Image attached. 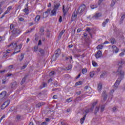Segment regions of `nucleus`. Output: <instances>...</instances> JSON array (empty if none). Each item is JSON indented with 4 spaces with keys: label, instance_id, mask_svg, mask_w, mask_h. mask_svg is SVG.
<instances>
[{
    "label": "nucleus",
    "instance_id": "nucleus-1",
    "mask_svg": "<svg viewBox=\"0 0 125 125\" xmlns=\"http://www.w3.org/2000/svg\"><path fill=\"white\" fill-rule=\"evenodd\" d=\"M117 73L120 75V76L116 81L114 84L113 85V88L114 89V90H116L118 87H119V85L120 83H121V82H122V80L123 79H124V72L122 71V70H121V68H119L118 70H117Z\"/></svg>",
    "mask_w": 125,
    "mask_h": 125
},
{
    "label": "nucleus",
    "instance_id": "nucleus-2",
    "mask_svg": "<svg viewBox=\"0 0 125 125\" xmlns=\"http://www.w3.org/2000/svg\"><path fill=\"white\" fill-rule=\"evenodd\" d=\"M85 9V5L84 4H82L78 8V11H75L73 14L72 18H76L78 14H83V11H84Z\"/></svg>",
    "mask_w": 125,
    "mask_h": 125
},
{
    "label": "nucleus",
    "instance_id": "nucleus-3",
    "mask_svg": "<svg viewBox=\"0 0 125 125\" xmlns=\"http://www.w3.org/2000/svg\"><path fill=\"white\" fill-rule=\"evenodd\" d=\"M21 33H22V30L21 29L14 28L12 32L10 38L14 39V38H16L19 35H20Z\"/></svg>",
    "mask_w": 125,
    "mask_h": 125
},
{
    "label": "nucleus",
    "instance_id": "nucleus-4",
    "mask_svg": "<svg viewBox=\"0 0 125 125\" xmlns=\"http://www.w3.org/2000/svg\"><path fill=\"white\" fill-rule=\"evenodd\" d=\"M9 103H10V100H8L7 101H6V102H5L3 104H2L1 105V110H3L4 109H5L7 106H8V105H9Z\"/></svg>",
    "mask_w": 125,
    "mask_h": 125
},
{
    "label": "nucleus",
    "instance_id": "nucleus-5",
    "mask_svg": "<svg viewBox=\"0 0 125 125\" xmlns=\"http://www.w3.org/2000/svg\"><path fill=\"white\" fill-rule=\"evenodd\" d=\"M125 60H124L123 59H121L120 60V61L119 62L118 66H119V67L118 68V71H119V69H121V71L122 72H124V71H123L122 70V67L123 65H124V64H125Z\"/></svg>",
    "mask_w": 125,
    "mask_h": 125
},
{
    "label": "nucleus",
    "instance_id": "nucleus-6",
    "mask_svg": "<svg viewBox=\"0 0 125 125\" xmlns=\"http://www.w3.org/2000/svg\"><path fill=\"white\" fill-rule=\"evenodd\" d=\"M6 98V91H4L0 94V99L4 100Z\"/></svg>",
    "mask_w": 125,
    "mask_h": 125
},
{
    "label": "nucleus",
    "instance_id": "nucleus-7",
    "mask_svg": "<svg viewBox=\"0 0 125 125\" xmlns=\"http://www.w3.org/2000/svg\"><path fill=\"white\" fill-rule=\"evenodd\" d=\"M11 88L12 89H15L17 86H18V84H17V82L16 81L11 83L10 84Z\"/></svg>",
    "mask_w": 125,
    "mask_h": 125
},
{
    "label": "nucleus",
    "instance_id": "nucleus-8",
    "mask_svg": "<svg viewBox=\"0 0 125 125\" xmlns=\"http://www.w3.org/2000/svg\"><path fill=\"white\" fill-rule=\"evenodd\" d=\"M12 8V7L11 6H9L7 8V10L2 14V15L1 16V17H0V19H2V18H3L4 16L5 15V14H7V13H8V12H9L11 10V9Z\"/></svg>",
    "mask_w": 125,
    "mask_h": 125
},
{
    "label": "nucleus",
    "instance_id": "nucleus-9",
    "mask_svg": "<svg viewBox=\"0 0 125 125\" xmlns=\"http://www.w3.org/2000/svg\"><path fill=\"white\" fill-rule=\"evenodd\" d=\"M101 56H102V52L100 50L98 51L95 54L96 58L98 59V58H100Z\"/></svg>",
    "mask_w": 125,
    "mask_h": 125
},
{
    "label": "nucleus",
    "instance_id": "nucleus-10",
    "mask_svg": "<svg viewBox=\"0 0 125 125\" xmlns=\"http://www.w3.org/2000/svg\"><path fill=\"white\" fill-rule=\"evenodd\" d=\"M102 97H103L104 102H105V101L108 98V95L106 93V91H104L102 95Z\"/></svg>",
    "mask_w": 125,
    "mask_h": 125
},
{
    "label": "nucleus",
    "instance_id": "nucleus-11",
    "mask_svg": "<svg viewBox=\"0 0 125 125\" xmlns=\"http://www.w3.org/2000/svg\"><path fill=\"white\" fill-rule=\"evenodd\" d=\"M60 54H61V50H60V49H58L57 50L55 51L56 59L59 57V55H60Z\"/></svg>",
    "mask_w": 125,
    "mask_h": 125
},
{
    "label": "nucleus",
    "instance_id": "nucleus-12",
    "mask_svg": "<svg viewBox=\"0 0 125 125\" xmlns=\"http://www.w3.org/2000/svg\"><path fill=\"white\" fill-rule=\"evenodd\" d=\"M94 107L92 106L91 107V108H90L89 109H86L84 112L83 114H85L86 115H87V114H88V113H89V112H92L93 111V109H94Z\"/></svg>",
    "mask_w": 125,
    "mask_h": 125
},
{
    "label": "nucleus",
    "instance_id": "nucleus-13",
    "mask_svg": "<svg viewBox=\"0 0 125 125\" xmlns=\"http://www.w3.org/2000/svg\"><path fill=\"white\" fill-rule=\"evenodd\" d=\"M50 12V10L47 9L45 12L43 13V18H46L48 16V14Z\"/></svg>",
    "mask_w": 125,
    "mask_h": 125
},
{
    "label": "nucleus",
    "instance_id": "nucleus-14",
    "mask_svg": "<svg viewBox=\"0 0 125 125\" xmlns=\"http://www.w3.org/2000/svg\"><path fill=\"white\" fill-rule=\"evenodd\" d=\"M17 45V43L12 42L10 45H8V47H10V46H11V47L13 49H15V48L16 47Z\"/></svg>",
    "mask_w": 125,
    "mask_h": 125
},
{
    "label": "nucleus",
    "instance_id": "nucleus-15",
    "mask_svg": "<svg viewBox=\"0 0 125 125\" xmlns=\"http://www.w3.org/2000/svg\"><path fill=\"white\" fill-rule=\"evenodd\" d=\"M112 48L113 52H115V53H118V52H119V49L116 45H113Z\"/></svg>",
    "mask_w": 125,
    "mask_h": 125
},
{
    "label": "nucleus",
    "instance_id": "nucleus-16",
    "mask_svg": "<svg viewBox=\"0 0 125 125\" xmlns=\"http://www.w3.org/2000/svg\"><path fill=\"white\" fill-rule=\"evenodd\" d=\"M18 46L19 50L17 51H14V52L13 53V55L16 54V53H19V52H20V51H21V48H22V44H20L19 45H18Z\"/></svg>",
    "mask_w": 125,
    "mask_h": 125
},
{
    "label": "nucleus",
    "instance_id": "nucleus-17",
    "mask_svg": "<svg viewBox=\"0 0 125 125\" xmlns=\"http://www.w3.org/2000/svg\"><path fill=\"white\" fill-rule=\"evenodd\" d=\"M59 6H60V4L59 3H56L54 5V9L57 11H58V10H59Z\"/></svg>",
    "mask_w": 125,
    "mask_h": 125
},
{
    "label": "nucleus",
    "instance_id": "nucleus-18",
    "mask_svg": "<svg viewBox=\"0 0 125 125\" xmlns=\"http://www.w3.org/2000/svg\"><path fill=\"white\" fill-rule=\"evenodd\" d=\"M83 117L82 118H81L80 120V123L82 125H83V122H84V120H85V118H86V114H83Z\"/></svg>",
    "mask_w": 125,
    "mask_h": 125
},
{
    "label": "nucleus",
    "instance_id": "nucleus-19",
    "mask_svg": "<svg viewBox=\"0 0 125 125\" xmlns=\"http://www.w3.org/2000/svg\"><path fill=\"white\" fill-rule=\"evenodd\" d=\"M109 20H110L109 19H106L105 20V21H104L103 22V24H102L103 27H105L106 25H107V24L108 23V22H109Z\"/></svg>",
    "mask_w": 125,
    "mask_h": 125
},
{
    "label": "nucleus",
    "instance_id": "nucleus-20",
    "mask_svg": "<svg viewBox=\"0 0 125 125\" xmlns=\"http://www.w3.org/2000/svg\"><path fill=\"white\" fill-rule=\"evenodd\" d=\"M40 19H41V16H40V15H37V16H36V17H35V21L36 23H38V22L40 21Z\"/></svg>",
    "mask_w": 125,
    "mask_h": 125
},
{
    "label": "nucleus",
    "instance_id": "nucleus-21",
    "mask_svg": "<svg viewBox=\"0 0 125 125\" xmlns=\"http://www.w3.org/2000/svg\"><path fill=\"white\" fill-rule=\"evenodd\" d=\"M26 80H27V76H24L22 78V80H21V85H22V84H24V83H25V82H26Z\"/></svg>",
    "mask_w": 125,
    "mask_h": 125
},
{
    "label": "nucleus",
    "instance_id": "nucleus-22",
    "mask_svg": "<svg viewBox=\"0 0 125 125\" xmlns=\"http://www.w3.org/2000/svg\"><path fill=\"white\" fill-rule=\"evenodd\" d=\"M101 89H102V83H100L98 86V90L100 92L101 91Z\"/></svg>",
    "mask_w": 125,
    "mask_h": 125
},
{
    "label": "nucleus",
    "instance_id": "nucleus-23",
    "mask_svg": "<svg viewBox=\"0 0 125 125\" xmlns=\"http://www.w3.org/2000/svg\"><path fill=\"white\" fill-rule=\"evenodd\" d=\"M109 41L111 42V43H112V44H115L116 43V39H115L113 38H111L109 39Z\"/></svg>",
    "mask_w": 125,
    "mask_h": 125
},
{
    "label": "nucleus",
    "instance_id": "nucleus-24",
    "mask_svg": "<svg viewBox=\"0 0 125 125\" xmlns=\"http://www.w3.org/2000/svg\"><path fill=\"white\" fill-rule=\"evenodd\" d=\"M23 11L26 14V15H28V14H29V9L28 7H26L24 9H23Z\"/></svg>",
    "mask_w": 125,
    "mask_h": 125
},
{
    "label": "nucleus",
    "instance_id": "nucleus-25",
    "mask_svg": "<svg viewBox=\"0 0 125 125\" xmlns=\"http://www.w3.org/2000/svg\"><path fill=\"white\" fill-rule=\"evenodd\" d=\"M101 15V13H97L94 15V18L95 19H97V18H98V17H100Z\"/></svg>",
    "mask_w": 125,
    "mask_h": 125
},
{
    "label": "nucleus",
    "instance_id": "nucleus-26",
    "mask_svg": "<svg viewBox=\"0 0 125 125\" xmlns=\"http://www.w3.org/2000/svg\"><path fill=\"white\" fill-rule=\"evenodd\" d=\"M73 101L72 98H69L65 100V103H70V102H72Z\"/></svg>",
    "mask_w": 125,
    "mask_h": 125
},
{
    "label": "nucleus",
    "instance_id": "nucleus-27",
    "mask_svg": "<svg viewBox=\"0 0 125 125\" xmlns=\"http://www.w3.org/2000/svg\"><path fill=\"white\" fill-rule=\"evenodd\" d=\"M56 11H57L56 10H55L54 9L51 11V15L53 16H55L56 15Z\"/></svg>",
    "mask_w": 125,
    "mask_h": 125
},
{
    "label": "nucleus",
    "instance_id": "nucleus-28",
    "mask_svg": "<svg viewBox=\"0 0 125 125\" xmlns=\"http://www.w3.org/2000/svg\"><path fill=\"white\" fill-rule=\"evenodd\" d=\"M99 111V106H97L95 108V112H94V114L96 115L97 114V113L98 112V111Z\"/></svg>",
    "mask_w": 125,
    "mask_h": 125
},
{
    "label": "nucleus",
    "instance_id": "nucleus-29",
    "mask_svg": "<svg viewBox=\"0 0 125 125\" xmlns=\"http://www.w3.org/2000/svg\"><path fill=\"white\" fill-rule=\"evenodd\" d=\"M86 30L87 32H88V33H89L90 37H92V35L91 34V33H90V28L87 27Z\"/></svg>",
    "mask_w": 125,
    "mask_h": 125
},
{
    "label": "nucleus",
    "instance_id": "nucleus-30",
    "mask_svg": "<svg viewBox=\"0 0 125 125\" xmlns=\"http://www.w3.org/2000/svg\"><path fill=\"white\" fill-rule=\"evenodd\" d=\"M64 33H65V31L62 30V31L60 34H59V39H61L62 37V35H63V34H64Z\"/></svg>",
    "mask_w": 125,
    "mask_h": 125
},
{
    "label": "nucleus",
    "instance_id": "nucleus-31",
    "mask_svg": "<svg viewBox=\"0 0 125 125\" xmlns=\"http://www.w3.org/2000/svg\"><path fill=\"white\" fill-rule=\"evenodd\" d=\"M28 66V62H25L24 65L21 67V70H24Z\"/></svg>",
    "mask_w": 125,
    "mask_h": 125
},
{
    "label": "nucleus",
    "instance_id": "nucleus-32",
    "mask_svg": "<svg viewBox=\"0 0 125 125\" xmlns=\"http://www.w3.org/2000/svg\"><path fill=\"white\" fill-rule=\"evenodd\" d=\"M116 4V1L112 0L110 4L111 7H113Z\"/></svg>",
    "mask_w": 125,
    "mask_h": 125
},
{
    "label": "nucleus",
    "instance_id": "nucleus-33",
    "mask_svg": "<svg viewBox=\"0 0 125 125\" xmlns=\"http://www.w3.org/2000/svg\"><path fill=\"white\" fill-rule=\"evenodd\" d=\"M92 64L94 67H97L98 66V65L97 64V63H96V62H95L94 61H92Z\"/></svg>",
    "mask_w": 125,
    "mask_h": 125
},
{
    "label": "nucleus",
    "instance_id": "nucleus-34",
    "mask_svg": "<svg viewBox=\"0 0 125 125\" xmlns=\"http://www.w3.org/2000/svg\"><path fill=\"white\" fill-rule=\"evenodd\" d=\"M23 59H24V54L21 53L20 57V61H22V60H23Z\"/></svg>",
    "mask_w": 125,
    "mask_h": 125
},
{
    "label": "nucleus",
    "instance_id": "nucleus-35",
    "mask_svg": "<svg viewBox=\"0 0 125 125\" xmlns=\"http://www.w3.org/2000/svg\"><path fill=\"white\" fill-rule=\"evenodd\" d=\"M39 52H40L41 54H44V51L43 49L40 48L39 49Z\"/></svg>",
    "mask_w": 125,
    "mask_h": 125
},
{
    "label": "nucleus",
    "instance_id": "nucleus-36",
    "mask_svg": "<svg viewBox=\"0 0 125 125\" xmlns=\"http://www.w3.org/2000/svg\"><path fill=\"white\" fill-rule=\"evenodd\" d=\"M87 72V70H86V68H83L82 69V74H83V75H84V74H86Z\"/></svg>",
    "mask_w": 125,
    "mask_h": 125
},
{
    "label": "nucleus",
    "instance_id": "nucleus-37",
    "mask_svg": "<svg viewBox=\"0 0 125 125\" xmlns=\"http://www.w3.org/2000/svg\"><path fill=\"white\" fill-rule=\"evenodd\" d=\"M65 6L63 5L62 7V11L63 12V15L65 16L66 14H67V13L66 12V11H65Z\"/></svg>",
    "mask_w": 125,
    "mask_h": 125
},
{
    "label": "nucleus",
    "instance_id": "nucleus-38",
    "mask_svg": "<svg viewBox=\"0 0 125 125\" xmlns=\"http://www.w3.org/2000/svg\"><path fill=\"white\" fill-rule=\"evenodd\" d=\"M103 48V45H99L97 46V49L100 50V49H102Z\"/></svg>",
    "mask_w": 125,
    "mask_h": 125
},
{
    "label": "nucleus",
    "instance_id": "nucleus-39",
    "mask_svg": "<svg viewBox=\"0 0 125 125\" xmlns=\"http://www.w3.org/2000/svg\"><path fill=\"white\" fill-rule=\"evenodd\" d=\"M83 84V82L79 81L75 83V85H81V84Z\"/></svg>",
    "mask_w": 125,
    "mask_h": 125
},
{
    "label": "nucleus",
    "instance_id": "nucleus-40",
    "mask_svg": "<svg viewBox=\"0 0 125 125\" xmlns=\"http://www.w3.org/2000/svg\"><path fill=\"white\" fill-rule=\"evenodd\" d=\"M53 75H55V72L54 71H51L49 74V76L50 77H52V76H53Z\"/></svg>",
    "mask_w": 125,
    "mask_h": 125
},
{
    "label": "nucleus",
    "instance_id": "nucleus-41",
    "mask_svg": "<svg viewBox=\"0 0 125 125\" xmlns=\"http://www.w3.org/2000/svg\"><path fill=\"white\" fill-rule=\"evenodd\" d=\"M34 30H35V29L31 28L30 30L26 31L25 34H28V33H32V31H34Z\"/></svg>",
    "mask_w": 125,
    "mask_h": 125
},
{
    "label": "nucleus",
    "instance_id": "nucleus-42",
    "mask_svg": "<svg viewBox=\"0 0 125 125\" xmlns=\"http://www.w3.org/2000/svg\"><path fill=\"white\" fill-rule=\"evenodd\" d=\"M15 27V25L13 24V23L11 24L10 26V30H12L13 29H14Z\"/></svg>",
    "mask_w": 125,
    "mask_h": 125
},
{
    "label": "nucleus",
    "instance_id": "nucleus-43",
    "mask_svg": "<svg viewBox=\"0 0 125 125\" xmlns=\"http://www.w3.org/2000/svg\"><path fill=\"white\" fill-rule=\"evenodd\" d=\"M6 81H7L6 78H4V79H2V84H4L5 83H6Z\"/></svg>",
    "mask_w": 125,
    "mask_h": 125
},
{
    "label": "nucleus",
    "instance_id": "nucleus-44",
    "mask_svg": "<svg viewBox=\"0 0 125 125\" xmlns=\"http://www.w3.org/2000/svg\"><path fill=\"white\" fill-rule=\"evenodd\" d=\"M90 78H93V77H94V72H91L90 73Z\"/></svg>",
    "mask_w": 125,
    "mask_h": 125
},
{
    "label": "nucleus",
    "instance_id": "nucleus-45",
    "mask_svg": "<svg viewBox=\"0 0 125 125\" xmlns=\"http://www.w3.org/2000/svg\"><path fill=\"white\" fill-rule=\"evenodd\" d=\"M40 32L41 33V35H43V32H44V30H43V28L42 27L41 28Z\"/></svg>",
    "mask_w": 125,
    "mask_h": 125
},
{
    "label": "nucleus",
    "instance_id": "nucleus-46",
    "mask_svg": "<svg viewBox=\"0 0 125 125\" xmlns=\"http://www.w3.org/2000/svg\"><path fill=\"white\" fill-rule=\"evenodd\" d=\"M105 109V105H102L101 107V112H103Z\"/></svg>",
    "mask_w": 125,
    "mask_h": 125
},
{
    "label": "nucleus",
    "instance_id": "nucleus-47",
    "mask_svg": "<svg viewBox=\"0 0 125 125\" xmlns=\"http://www.w3.org/2000/svg\"><path fill=\"white\" fill-rule=\"evenodd\" d=\"M2 3H0V14H1L2 13V9H1V5Z\"/></svg>",
    "mask_w": 125,
    "mask_h": 125
},
{
    "label": "nucleus",
    "instance_id": "nucleus-48",
    "mask_svg": "<svg viewBox=\"0 0 125 125\" xmlns=\"http://www.w3.org/2000/svg\"><path fill=\"white\" fill-rule=\"evenodd\" d=\"M19 47L18 46V45H16V47L15 48V50L14 51H18V50H19Z\"/></svg>",
    "mask_w": 125,
    "mask_h": 125
},
{
    "label": "nucleus",
    "instance_id": "nucleus-49",
    "mask_svg": "<svg viewBox=\"0 0 125 125\" xmlns=\"http://www.w3.org/2000/svg\"><path fill=\"white\" fill-rule=\"evenodd\" d=\"M90 7L92 9H94V8H96L97 6L96 5H92L90 6Z\"/></svg>",
    "mask_w": 125,
    "mask_h": 125
},
{
    "label": "nucleus",
    "instance_id": "nucleus-50",
    "mask_svg": "<svg viewBox=\"0 0 125 125\" xmlns=\"http://www.w3.org/2000/svg\"><path fill=\"white\" fill-rule=\"evenodd\" d=\"M125 18V15L124 14L123 16H122L120 20H122L123 21H124V19Z\"/></svg>",
    "mask_w": 125,
    "mask_h": 125
},
{
    "label": "nucleus",
    "instance_id": "nucleus-51",
    "mask_svg": "<svg viewBox=\"0 0 125 125\" xmlns=\"http://www.w3.org/2000/svg\"><path fill=\"white\" fill-rule=\"evenodd\" d=\"M47 84H46V83L45 82H43L42 83V86L43 87H45V86H46Z\"/></svg>",
    "mask_w": 125,
    "mask_h": 125
},
{
    "label": "nucleus",
    "instance_id": "nucleus-52",
    "mask_svg": "<svg viewBox=\"0 0 125 125\" xmlns=\"http://www.w3.org/2000/svg\"><path fill=\"white\" fill-rule=\"evenodd\" d=\"M71 69H72V65H69L67 67V70H71Z\"/></svg>",
    "mask_w": 125,
    "mask_h": 125
},
{
    "label": "nucleus",
    "instance_id": "nucleus-53",
    "mask_svg": "<svg viewBox=\"0 0 125 125\" xmlns=\"http://www.w3.org/2000/svg\"><path fill=\"white\" fill-rule=\"evenodd\" d=\"M96 104H97V102H94L92 104V107H94V106H95V105H96Z\"/></svg>",
    "mask_w": 125,
    "mask_h": 125
},
{
    "label": "nucleus",
    "instance_id": "nucleus-54",
    "mask_svg": "<svg viewBox=\"0 0 125 125\" xmlns=\"http://www.w3.org/2000/svg\"><path fill=\"white\" fill-rule=\"evenodd\" d=\"M124 55H125V53H124V52H121V53L119 54V56H121V57L124 56Z\"/></svg>",
    "mask_w": 125,
    "mask_h": 125
},
{
    "label": "nucleus",
    "instance_id": "nucleus-55",
    "mask_svg": "<svg viewBox=\"0 0 125 125\" xmlns=\"http://www.w3.org/2000/svg\"><path fill=\"white\" fill-rule=\"evenodd\" d=\"M59 22H60V23H61V22H62V16H60Z\"/></svg>",
    "mask_w": 125,
    "mask_h": 125
},
{
    "label": "nucleus",
    "instance_id": "nucleus-56",
    "mask_svg": "<svg viewBox=\"0 0 125 125\" xmlns=\"http://www.w3.org/2000/svg\"><path fill=\"white\" fill-rule=\"evenodd\" d=\"M7 56V53H4V55H3V57L4 58H5V57H6Z\"/></svg>",
    "mask_w": 125,
    "mask_h": 125
},
{
    "label": "nucleus",
    "instance_id": "nucleus-57",
    "mask_svg": "<svg viewBox=\"0 0 125 125\" xmlns=\"http://www.w3.org/2000/svg\"><path fill=\"white\" fill-rule=\"evenodd\" d=\"M116 110H117V107H114L112 108V112H116Z\"/></svg>",
    "mask_w": 125,
    "mask_h": 125
},
{
    "label": "nucleus",
    "instance_id": "nucleus-58",
    "mask_svg": "<svg viewBox=\"0 0 125 125\" xmlns=\"http://www.w3.org/2000/svg\"><path fill=\"white\" fill-rule=\"evenodd\" d=\"M19 20L21 22H22V21H24V18H20Z\"/></svg>",
    "mask_w": 125,
    "mask_h": 125
},
{
    "label": "nucleus",
    "instance_id": "nucleus-59",
    "mask_svg": "<svg viewBox=\"0 0 125 125\" xmlns=\"http://www.w3.org/2000/svg\"><path fill=\"white\" fill-rule=\"evenodd\" d=\"M36 107L37 108H40L41 107V104H40V103H38V104H36Z\"/></svg>",
    "mask_w": 125,
    "mask_h": 125
},
{
    "label": "nucleus",
    "instance_id": "nucleus-60",
    "mask_svg": "<svg viewBox=\"0 0 125 125\" xmlns=\"http://www.w3.org/2000/svg\"><path fill=\"white\" fill-rule=\"evenodd\" d=\"M104 76H105V73H103L101 76H100V78H103L104 77Z\"/></svg>",
    "mask_w": 125,
    "mask_h": 125
},
{
    "label": "nucleus",
    "instance_id": "nucleus-61",
    "mask_svg": "<svg viewBox=\"0 0 125 125\" xmlns=\"http://www.w3.org/2000/svg\"><path fill=\"white\" fill-rule=\"evenodd\" d=\"M34 51H38V47L37 46L34 47Z\"/></svg>",
    "mask_w": 125,
    "mask_h": 125
},
{
    "label": "nucleus",
    "instance_id": "nucleus-62",
    "mask_svg": "<svg viewBox=\"0 0 125 125\" xmlns=\"http://www.w3.org/2000/svg\"><path fill=\"white\" fill-rule=\"evenodd\" d=\"M47 124L46 123V122H42V124H41V125H47Z\"/></svg>",
    "mask_w": 125,
    "mask_h": 125
},
{
    "label": "nucleus",
    "instance_id": "nucleus-63",
    "mask_svg": "<svg viewBox=\"0 0 125 125\" xmlns=\"http://www.w3.org/2000/svg\"><path fill=\"white\" fill-rule=\"evenodd\" d=\"M9 69H12L13 68V65H10L8 66Z\"/></svg>",
    "mask_w": 125,
    "mask_h": 125
},
{
    "label": "nucleus",
    "instance_id": "nucleus-64",
    "mask_svg": "<svg viewBox=\"0 0 125 125\" xmlns=\"http://www.w3.org/2000/svg\"><path fill=\"white\" fill-rule=\"evenodd\" d=\"M9 125H14V123H13V122H10L9 123Z\"/></svg>",
    "mask_w": 125,
    "mask_h": 125
}]
</instances>
